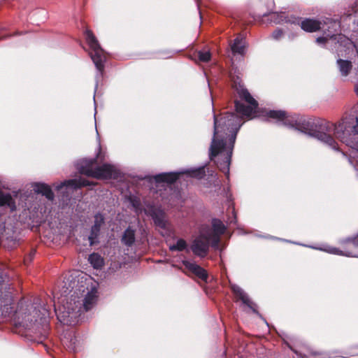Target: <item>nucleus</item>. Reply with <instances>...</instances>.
<instances>
[{
	"label": "nucleus",
	"mask_w": 358,
	"mask_h": 358,
	"mask_svg": "<svg viewBox=\"0 0 358 358\" xmlns=\"http://www.w3.org/2000/svg\"><path fill=\"white\" fill-rule=\"evenodd\" d=\"M214 117L213 137L209 149L210 160H214L217 167L227 177L236 134L242 125V117L233 113Z\"/></svg>",
	"instance_id": "obj_1"
},
{
	"label": "nucleus",
	"mask_w": 358,
	"mask_h": 358,
	"mask_svg": "<svg viewBox=\"0 0 358 358\" xmlns=\"http://www.w3.org/2000/svg\"><path fill=\"white\" fill-rule=\"evenodd\" d=\"M315 127L317 129L310 135L331 148L337 150V143L331 136L334 134L342 143L358 151V117L343 118L338 124L321 120Z\"/></svg>",
	"instance_id": "obj_2"
},
{
	"label": "nucleus",
	"mask_w": 358,
	"mask_h": 358,
	"mask_svg": "<svg viewBox=\"0 0 358 358\" xmlns=\"http://www.w3.org/2000/svg\"><path fill=\"white\" fill-rule=\"evenodd\" d=\"M76 291L71 294V299L64 300L62 299V304L58 308L55 306V313L57 319L61 323L66 325H75L80 315L82 310L88 311L95 304L97 299V290L95 288L87 292L84 300L80 299L78 296H75Z\"/></svg>",
	"instance_id": "obj_3"
},
{
	"label": "nucleus",
	"mask_w": 358,
	"mask_h": 358,
	"mask_svg": "<svg viewBox=\"0 0 358 358\" xmlns=\"http://www.w3.org/2000/svg\"><path fill=\"white\" fill-rule=\"evenodd\" d=\"M96 159H83L77 162L76 166L80 173L96 179L115 178L117 175L116 168L111 164H104L96 166Z\"/></svg>",
	"instance_id": "obj_4"
},
{
	"label": "nucleus",
	"mask_w": 358,
	"mask_h": 358,
	"mask_svg": "<svg viewBox=\"0 0 358 358\" xmlns=\"http://www.w3.org/2000/svg\"><path fill=\"white\" fill-rule=\"evenodd\" d=\"M33 308L32 306H24L21 302L19 303L18 309L13 313V317L16 325L29 327L34 322L40 320L41 323L46 324L49 311L45 307L41 306L39 309L34 308L33 315L30 313Z\"/></svg>",
	"instance_id": "obj_5"
},
{
	"label": "nucleus",
	"mask_w": 358,
	"mask_h": 358,
	"mask_svg": "<svg viewBox=\"0 0 358 358\" xmlns=\"http://www.w3.org/2000/svg\"><path fill=\"white\" fill-rule=\"evenodd\" d=\"M86 41L90 48V57L98 71L96 77L101 76L106 61V55L103 50L101 48L98 41L93 33L87 30L85 31Z\"/></svg>",
	"instance_id": "obj_6"
},
{
	"label": "nucleus",
	"mask_w": 358,
	"mask_h": 358,
	"mask_svg": "<svg viewBox=\"0 0 358 358\" xmlns=\"http://www.w3.org/2000/svg\"><path fill=\"white\" fill-rule=\"evenodd\" d=\"M237 93L241 99L249 103V106H245L240 101H236L235 107L236 112L243 116L248 117H250L255 113L258 106L257 101L251 96L248 90L244 88L243 86L240 85L239 87L237 88Z\"/></svg>",
	"instance_id": "obj_7"
},
{
	"label": "nucleus",
	"mask_w": 358,
	"mask_h": 358,
	"mask_svg": "<svg viewBox=\"0 0 358 358\" xmlns=\"http://www.w3.org/2000/svg\"><path fill=\"white\" fill-rule=\"evenodd\" d=\"M210 244L211 245V238L202 230L193 241L190 249L196 256L204 257L208 254Z\"/></svg>",
	"instance_id": "obj_8"
},
{
	"label": "nucleus",
	"mask_w": 358,
	"mask_h": 358,
	"mask_svg": "<svg viewBox=\"0 0 358 358\" xmlns=\"http://www.w3.org/2000/svg\"><path fill=\"white\" fill-rule=\"evenodd\" d=\"M213 230L210 228L203 230L204 232L211 238V247L215 249L219 248L220 236L225 231V226L220 220L214 219L212 221Z\"/></svg>",
	"instance_id": "obj_9"
},
{
	"label": "nucleus",
	"mask_w": 358,
	"mask_h": 358,
	"mask_svg": "<svg viewBox=\"0 0 358 358\" xmlns=\"http://www.w3.org/2000/svg\"><path fill=\"white\" fill-rule=\"evenodd\" d=\"M267 116L270 118L276 120L277 122L288 127H294L297 124V120L294 117L287 115L283 110H270L267 113Z\"/></svg>",
	"instance_id": "obj_10"
},
{
	"label": "nucleus",
	"mask_w": 358,
	"mask_h": 358,
	"mask_svg": "<svg viewBox=\"0 0 358 358\" xmlns=\"http://www.w3.org/2000/svg\"><path fill=\"white\" fill-rule=\"evenodd\" d=\"M19 196V192L13 191L12 192L0 190V206L8 207L10 211L16 209L15 201Z\"/></svg>",
	"instance_id": "obj_11"
},
{
	"label": "nucleus",
	"mask_w": 358,
	"mask_h": 358,
	"mask_svg": "<svg viewBox=\"0 0 358 358\" xmlns=\"http://www.w3.org/2000/svg\"><path fill=\"white\" fill-rule=\"evenodd\" d=\"M92 182H90L88 180L79 177L78 178L71 179L60 182L55 187V189L59 190L63 187L78 189L82 187H87L94 185Z\"/></svg>",
	"instance_id": "obj_12"
},
{
	"label": "nucleus",
	"mask_w": 358,
	"mask_h": 358,
	"mask_svg": "<svg viewBox=\"0 0 358 358\" xmlns=\"http://www.w3.org/2000/svg\"><path fill=\"white\" fill-rule=\"evenodd\" d=\"M182 264L185 266L187 269L192 272L201 280H207L208 274L206 271L203 269L202 267H201L199 265L196 264V263L189 262L188 260L182 261Z\"/></svg>",
	"instance_id": "obj_13"
},
{
	"label": "nucleus",
	"mask_w": 358,
	"mask_h": 358,
	"mask_svg": "<svg viewBox=\"0 0 358 358\" xmlns=\"http://www.w3.org/2000/svg\"><path fill=\"white\" fill-rule=\"evenodd\" d=\"M180 172L162 173L154 176L156 182H166L171 184L176 181L179 177Z\"/></svg>",
	"instance_id": "obj_14"
},
{
	"label": "nucleus",
	"mask_w": 358,
	"mask_h": 358,
	"mask_svg": "<svg viewBox=\"0 0 358 358\" xmlns=\"http://www.w3.org/2000/svg\"><path fill=\"white\" fill-rule=\"evenodd\" d=\"M322 22L320 21L306 18L301 21V28L307 32H314L321 28Z\"/></svg>",
	"instance_id": "obj_15"
},
{
	"label": "nucleus",
	"mask_w": 358,
	"mask_h": 358,
	"mask_svg": "<svg viewBox=\"0 0 358 358\" xmlns=\"http://www.w3.org/2000/svg\"><path fill=\"white\" fill-rule=\"evenodd\" d=\"M33 187L35 192L41 194L48 200L52 201L54 199V193L49 185L45 183H35Z\"/></svg>",
	"instance_id": "obj_16"
},
{
	"label": "nucleus",
	"mask_w": 358,
	"mask_h": 358,
	"mask_svg": "<svg viewBox=\"0 0 358 358\" xmlns=\"http://www.w3.org/2000/svg\"><path fill=\"white\" fill-rule=\"evenodd\" d=\"M336 64L341 75L343 77H347L352 69V64L347 59H338Z\"/></svg>",
	"instance_id": "obj_17"
},
{
	"label": "nucleus",
	"mask_w": 358,
	"mask_h": 358,
	"mask_svg": "<svg viewBox=\"0 0 358 358\" xmlns=\"http://www.w3.org/2000/svg\"><path fill=\"white\" fill-rule=\"evenodd\" d=\"M245 39L241 36H238L231 45V49L234 54L243 55L245 52Z\"/></svg>",
	"instance_id": "obj_18"
},
{
	"label": "nucleus",
	"mask_w": 358,
	"mask_h": 358,
	"mask_svg": "<svg viewBox=\"0 0 358 358\" xmlns=\"http://www.w3.org/2000/svg\"><path fill=\"white\" fill-rule=\"evenodd\" d=\"M135 241V230L129 227L124 232L122 237V242L125 245L130 247Z\"/></svg>",
	"instance_id": "obj_19"
},
{
	"label": "nucleus",
	"mask_w": 358,
	"mask_h": 358,
	"mask_svg": "<svg viewBox=\"0 0 358 358\" xmlns=\"http://www.w3.org/2000/svg\"><path fill=\"white\" fill-rule=\"evenodd\" d=\"M231 288L236 296L241 299L243 303L246 304L250 308H252V302L246 293L240 287L237 285H233Z\"/></svg>",
	"instance_id": "obj_20"
},
{
	"label": "nucleus",
	"mask_w": 358,
	"mask_h": 358,
	"mask_svg": "<svg viewBox=\"0 0 358 358\" xmlns=\"http://www.w3.org/2000/svg\"><path fill=\"white\" fill-rule=\"evenodd\" d=\"M152 219L155 222V224L161 227H166V221L164 219V214L162 211L159 210L157 212H153L152 214Z\"/></svg>",
	"instance_id": "obj_21"
},
{
	"label": "nucleus",
	"mask_w": 358,
	"mask_h": 358,
	"mask_svg": "<svg viewBox=\"0 0 358 358\" xmlns=\"http://www.w3.org/2000/svg\"><path fill=\"white\" fill-rule=\"evenodd\" d=\"M88 260L95 268H101L103 264V258L96 253H92L89 256Z\"/></svg>",
	"instance_id": "obj_22"
},
{
	"label": "nucleus",
	"mask_w": 358,
	"mask_h": 358,
	"mask_svg": "<svg viewBox=\"0 0 358 358\" xmlns=\"http://www.w3.org/2000/svg\"><path fill=\"white\" fill-rule=\"evenodd\" d=\"M101 229L96 227H91L90 234L88 236V240L90 245H93L99 242V236L100 234Z\"/></svg>",
	"instance_id": "obj_23"
},
{
	"label": "nucleus",
	"mask_w": 358,
	"mask_h": 358,
	"mask_svg": "<svg viewBox=\"0 0 358 358\" xmlns=\"http://www.w3.org/2000/svg\"><path fill=\"white\" fill-rule=\"evenodd\" d=\"M187 243L185 240L180 238L176 241V244L171 245L169 246V249L171 251H182L186 249Z\"/></svg>",
	"instance_id": "obj_24"
},
{
	"label": "nucleus",
	"mask_w": 358,
	"mask_h": 358,
	"mask_svg": "<svg viewBox=\"0 0 358 358\" xmlns=\"http://www.w3.org/2000/svg\"><path fill=\"white\" fill-rule=\"evenodd\" d=\"M183 173H187L191 177H196L201 178L205 175L204 168L201 167L197 169L192 170V171H186L182 172Z\"/></svg>",
	"instance_id": "obj_25"
},
{
	"label": "nucleus",
	"mask_w": 358,
	"mask_h": 358,
	"mask_svg": "<svg viewBox=\"0 0 358 358\" xmlns=\"http://www.w3.org/2000/svg\"><path fill=\"white\" fill-rule=\"evenodd\" d=\"M104 223V217L103 215L101 213H97L94 215V224L92 227H96V228L101 229V226Z\"/></svg>",
	"instance_id": "obj_26"
},
{
	"label": "nucleus",
	"mask_w": 358,
	"mask_h": 358,
	"mask_svg": "<svg viewBox=\"0 0 358 358\" xmlns=\"http://www.w3.org/2000/svg\"><path fill=\"white\" fill-rule=\"evenodd\" d=\"M199 59L203 62H207L210 59V53L209 51H199L198 52Z\"/></svg>",
	"instance_id": "obj_27"
},
{
	"label": "nucleus",
	"mask_w": 358,
	"mask_h": 358,
	"mask_svg": "<svg viewBox=\"0 0 358 358\" xmlns=\"http://www.w3.org/2000/svg\"><path fill=\"white\" fill-rule=\"evenodd\" d=\"M322 250H324L329 253L334 255H343V252L336 248L327 247V248H320Z\"/></svg>",
	"instance_id": "obj_28"
},
{
	"label": "nucleus",
	"mask_w": 358,
	"mask_h": 358,
	"mask_svg": "<svg viewBox=\"0 0 358 358\" xmlns=\"http://www.w3.org/2000/svg\"><path fill=\"white\" fill-rule=\"evenodd\" d=\"M282 36V31L280 29H276L272 34V37L276 40L280 38Z\"/></svg>",
	"instance_id": "obj_29"
},
{
	"label": "nucleus",
	"mask_w": 358,
	"mask_h": 358,
	"mask_svg": "<svg viewBox=\"0 0 358 358\" xmlns=\"http://www.w3.org/2000/svg\"><path fill=\"white\" fill-rule=\"evenodd\" d=\"M327 41V37H318L316 39V42L318 44H323V43H326Z\"/></svg>",
	"instance_id": "obj_30"
},
{
	"label": "nucleus",
	"mask_w": 358,
	"mask_h": 358,
	"mask_svg": "<svg viewBox=\"0 0 358 358\" xmlns=\"http://www.w3.org/2000/svg\"><path fill=\"white\" fill-rule=\"evenodd\" d=\"M349 241L352 242L355 245L358 246V234L357 237L349 239Z\"/></svg>",
	"instance_id": "obj_31"
},
{
	"label": "nucleus",
	"mask_w": 358,
	"mask_h": 358,
	"mask_svg": "<svg viewBox=\"0 0 358 358\" xmlns=\"http://www.w3.org/2000/svg\"><path fill=\"white\" fill-rule=\"evenodd\" d=\"M232 214H233V217L231 219V218L229 219L230 223L236 222V213H235L234 208L232 209Z\"/></svg>",
	"instance_id": "obj_32"
},
{
	"label": "nucleus",
	"mask_w": 358,
	"mask_h": 358,
	"mask_svg": "<svg viewBox=\"0 0 358 358\" xmlns=\"http://www.w3.org/2000/svg\"><path fill=\"white\" fill-rule=\"evenodd\" d=\"M355 91L358 96V83L355 86Z\"/></svg>",
	"instance_id": "obj_33"
},
{
	"label": "nucleus",
	"mask_w": 358,
	"mask_h": 358,
	"mask_svg": "<svg viewBox=\"0 0 358 358\" xmlns=\"http://www.w3.org/2000/svg\"><path fill=\"white\" fill-rule=\"evenodd\" d=\"M73 283L74 284V283H75V282H73ZM69 287L71 288V292H72V291H73V289H74V288H75L74 285H69Z\"/></svg>",
	"instance_id": "obj_34"
},
{
	"label": "nucleus",
	"mask_w": 358,
	"mask_h": 358,
	"mask_svg": "<svg viewBox=\"0 0 358 358\" xmlns=\"http://www.w3.org/2000/svg\"><path fill=\"white\" fill-rule=\"evenodd\" d=\"M327 36H329V37H330V38L336 39V37L334 35H331V36H330V35H329V34H328V35H327Z\"/></svg>",
	"instance_id": "obj_35"
},
{
	"label": "nucleus",
	"mask_w": 358,
	"mask_h": 358,
	"mask_svg": "<svg viewBox=\"0 0 358 358\" xmlns=\"http://www.w3.org/2000/svg\"><path fill=\"white\" fill-rule=\"evenodd\" d=\"M331 24H332V26L334 27V26H336L337 24L336 22L334 21V22H331Z\"/></svg>",
	"instance_id": "obj_36"
},
{
	"label": "nucleus",
	"mask_w": 358,
	"mask_h": 358,
	"mask_svg": "<svg viewBox=\"0 0 358 358\" xmlns=\"http://www.w3.org/2000/svg\"><path fill=\"white\" fill-rule=\"evenodd\" d=\"M347 256H353L351 253L346 254Z\"/></svg>",
	"instance_id": "obj_37"
}]
</instances>
